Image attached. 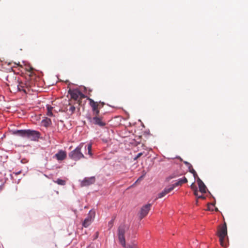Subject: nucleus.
Returning a JSON list of instances; mask_svg holds the SVG:
<instances>
[{
	"label": "nucleus",
	"instance_id": "nucleus-12",
	"mask_svg": "<svg viewBox=\"0 0 248 248\" xmlns=\"http://www.w3.org/2000/svg\"><path fill=\"white\" fill-rule=\"evenodd\" d=\"M197 183L199 188V191L202 193H205L206 192V186L203 182L199 178H198Z\"/></svg>",
	"mask_w": 248,
	"mask_h": 248
},
{
	"label": "nucleus",
	"instance_id": "nucleus-1",
	"mask_svg": "<svg viewBox=\"0 0 248 248\" xmlns=\"http://www.w3.org/2000/svg\"><path fill=\"white\" fill-rule=\"evenodd\" d=\"M6 80L8 82V85L10 86L11 89L15 92L23 91L26 93V88H28L30 85L27 83H24L19 81L13 73L8 74L6 77Z\"/></svg>",
	"mask_w": 248,
	"mask_h": 248
},
{
	"label": "nucleus",
	"instance_id": "nucleus-29",
	"mask_svg": "<svg viewBox=\"0 0 248 248\" xmlns=\"http://www.w3.org/2000/svg\"><path fill=\"white\" fill-rule=\"evenodd\" d=\"M143 176H141L136 181V183H137L138 181H141L143 179Z\"/></svg>",
	"mask_w": 248,
	"mask_h": 248
},
{
	"label": "nucleus",
	"instance_id": "nucleus-13",
	"mask_svg": "<svg viewBox=\"0 0 248 248\" xmlns=\"http://www.w3.org/2000/svg\"><path fill=\"white\" fill-rule=\"evenodd\" d=\"M57 159L58 160H63L66 157V153L65 151L61 150L55 155Z\"/></svg>",
	"mask_w": 248,
	"mask_h": 248
},
{
	"label": "nucleus",
	"instance_id": "nucleus-8",
	"mask_svg": "<svg viewBox=\"0 0 248 248\" xmlns=\"http://www.w3.org/2000/svg\"><path fill=\"white\" fill-rule=\"evenodd\" d=\"M152 206L151 203L147 204L144 206H143L140 209V219L144 218L146 217L148 214L149 211L151 209V207Z\"/></svg>",
	"mask_w": 248,
	"mask_h": 248
},
{
	"label": "nucleus",
	"instance_id": "nucleus-15",
	"mask_svg": "<svg viewBox=\"0 0 248 248\" xmlns=\"http://www.w3.org/2000/svg\"><path fill=\"white\" fill-rule=\"evenodd\" d=\"M173 190V187L170 186L168 187L165 188L164 190L158 194V198H161L165 196L167 194L169 193Z\"/></svg>",
	"mask_w": 248,
	"mask_h": 248
},
{
	"label": "nucleus",
	"instance_id": "nucleus-6",
	"mask_svg": "<svg viewBox=\"0 0 248 248\" xmlns=\"http://www.w3.org/2000/svg\"><path fill=\"white\" fill-rule=\"evenodd\" d=\"M68 94L70 95L72 99L78 101L79 105L81 104L80 100L85 97V95L78 90H69L68 91Z\"/></svg>",
	"mask_w": 248,
	"mask_h": 248
},
{
	"label": "nucleus",
	"instance_id": "nucleus-22",
	"mask_svg": "<svg viewBox=\"0 0 248 248\" xmlns=\"http://www.w3.org/2000/svg\"><path fill=\"white\" fill-rule=\"evenodd\" d=\"M25 69H26V71H29V72L31 73L30 75L32 73V71L33 70V68L32 67H31V66H30V65L27 66L26 67Z\"/></svg>",
	"mask_w": 248,
	"mask_h": 248
},
{
	"label": "nucleus",
	"instance_id": "nucleus-30",
	"mask_svg": "<svg viewBox=\"0 0 248 248\" xmlns=\"http://www.w3.org/2000/svg\"><path fill=\"white\" fill-rule=\"evenodd\" d=\"M197 198L198 199H205V197L202 196V195H201V196H197Z\"/></svg>",
	"mask_w": 248,
	"mask_h": 248
},
{
	"label": "nucleus",
	"instance_id": "nucleus-25",
	"mask_svg": "<svg viewBox=\"0 0 248 248\" xmlns=\"http://www.w3.org/2000/svg\"><path fill=\"white\" fill-rule=\"evenodd\" d=\"M214 206V204H208V209L209 210H213V207Z\"/></svg>",
	"mask_w": 248,
	"mask_h": 248
},
{
	"label": "nucleus",
	"instance_id": "nucleus-3",
	"mask_svg": "<svg viewBox=\"0 0 248 248\" xmlns=\"http://www.w3.org/2000/svg\"><path fill=\"white\" fill-rule=\"evenodd\" d=\"M83 145L84 143H80L75 150L69 153V157L75 161H78L81 158H85L84 155L81 152Z\"/></svg>",
	"mask_w": 248,
	"mask_h": 248
},
{
	"label": "nucleus",
	"instance_id": "nucleus-10",
	"mask_svg": "<svg viewBox=\"0 0 248 248\" xmlns=\"http://www.w3.org/2000/svg\"><path fill=\"white\" fill-rule=\"evenodd\" d=\"M88 99L90 101V105L92 108V110H95L97 109H99V108L103 107L105 103L104 102H99V103L97 102H95L93 99L88 98Z\"/></svg>",
	"mask_w": 248,
	"mask_h": 248
},
{
	"label": "nucleus",
	"instance_id": "nucleus-18",
	"mask_svg": "<svg viewBox=\"0 0 248 248\" xmlns=\"http://www.w3.org/2000/svg\"><path fill=\"white\" fill-rule=\"evenodd\" d=\"M54 182L55 183H57V184L61 186H64L66 183L65 181L60 179H58L57 180L54 181Z\"/></svg>",
	"mask_w": 248,
	"mask_h": 248
},
{
	"label": "nucleus",
	"instance_id": "nucleus-33",
	"mask_svg": "<svg viewBox=\"0 0 248 248\" xmlns=\"http://www.w3.org/2000/svg\"><path fill=\"white\" fill-rule=\"evenodd\" d=\"M187 167H188V169H189V170H191V169H192V168H192V165H191V167H189V166H187Z\"/></svg>",
	"mask_w": 248,
	"mask_h": 248
},
{
	"label": "nucleus",
	"instance_id": "nucleus-9",
	"mask_svg": "<svg viewBox=\"0 0 248 248\" xmlns=\"http://www.w3.org/2000/svg\"><path fill=\"white\" fill-rule=\"evenodd\" d=\"M94 213L90 211L87 218L84 220L82 225L84 227H88L92 223L94 217Z\"/></svg>",
	"mask_w": 248,
	"mask_h": 248
},
{
	"label": "nucleus",
	"instance_id": "nucleus-23",
	"mask_svg": "<svg viewBox=\"0 0 248 248\" xmlns=\"http://www.w3.org/2000/svg\"><path fill=\"white\" fill-rule=\"evenodd\" d=\"M189 172H190L191 173H192L193 174V176L195 177V178H196V177L199 178L198 177V175L197 174V173H196V171L193 168H192L191 170H189Z\"/></svg>",
	"mask_w": 248,
	"mask_h": 248
},
{
	"label": "nucleus",
	"instance_id": "nucleus-7",
	"mask_svg": "<svg viewBox=\"0 0 248 248\" xmlns=\"http://www.w3.org/2000/svg\"><path fill=\"white\" fill-rule=\"evenodd\" d=\"M88 119L92 124L97 125L100 127H104L106 124V122L101 116H93V118L89 117H88Z\"/></svg>",
	"mask_w": 248,
	"mask_h": 248
},
{
	"label": "nucleus",
	"instance_id": "nucleus-19",
	"mask_svg": "<svg viewBox=\"0 0 248 248\" xmlns=\"http://www.w3.org/2000/svg\"><path fill=\"white\" fill-rule=\"evenodd\" d=\"M92 144H88L87 145L88 153L91 156H92L93 155V154L92 152Z\"/></svg>",
	"mask_w": 248,
	"mask_h": 248
},
{
	"label": "nucleus",
	"instance_id": "nucleus-14",
	"mask_svg": "<svg viewBox=\"0 0 248 248\" xmlns=\"http://www.w3.org/2000/svg\"><path fill=\"white\" fill-rule=\"evenodd\" d=\"M187 182V179L184 177L183 178L179 179L177 182H176L174 184L170 186L171 187H173V189L175 187L181 186L182 184L184 183H186Z\"/></svg>",
	"mask_w": 248,
	"mask_h": 248
},
{
	"label": "nucleus",
	"instance_id": "nucleus-26",
	"mask_svg": "<svg viewBox=\"0 0 248 248\" xmlns=\"http://www.w3.org/2000/svg\"><path fill=\"white\" fill-rule=\"evenodd\" d=\"M124 248H137V246L135 244H133V245H128L126 247L125 246Z\"/></svg>",
	"mask_w": 248,
	"mask_h": 248
},
{
	"label": "nucleus",
	"instance_id": "nucleus-21",
	"mask_svg": "<svg viewBox=\"0 0 248 248\" xmlns=\"http://www.w3.org/2000/svg\"><path fill=\"white\" fill-rule=\"evenodd\" d=\"M92 110H93V116H99L100 111H99V109Z\"/></svg>",
	"mask_w": 248,
	"mask_h": 248
},
{
	"label": "nucleus",
	"instance_id": "nucleus-34",
	"mask_svg": "<svg viewBox=\"0 0 248 248\" xmlns=\"http://www.w3.org/2000/svg\"><path fill=\"white\" fill-rule=\"evenodd\" d=\"M217 210H218L217 208H216V211H217Z\"/></svg>",
	"mask_w": 248,
	"mask_h": 248
},
{
	"label": "nucleus",
	"instance_id": "nucleus-11",
	"mask_svg": "<svg viewBox=\"0 0 248 248\" xmlns=\"http://www.w3.org/2000/svg\"><path fill=\"white\" fill-rule=\"evenodd\" d=\"M95 181V178L94 177L85 178L81 182V186H88L91 184L94 183Z\"/></svg>",
	"mask_w": 248,
	"mask_h": 248
},
{
	"label": "nucleus",
	"instance_id": "nucleus-17",
	"mask_svg": "<svg viewBox=\"0 0 248 248\" xmlns=\"http://www.w3.org/2000/svg\"><path fill=\"white\" fill-rule=\"evenodd\" d=\"M52 109H53V107H52L51 106H50L49 105H48L47 106V115H48V116H50V117H52L53 116V113L52 112Z\"/></svg>",
	"mask_w": 248,
	"mask_h": 248
},
{
	"label": "nucleus",
	"instance_id": "nucleus-27",
	"mask_svg": "<svg viewBox=\"0 0 248 248\" xmlns=\"http://www.w3.org/2000/svg\"><path fill=\"white\" fill-rule=\"evenodd\" d=\"M142 155H143V154L142 153H139L137 155V156L135 157V160H136V159H138V158H139Z\"/></svg>",
	"mask_w": 248,
	"mask_h": 248
},
{
	"label": "nucleus",
	"instance_id": "nucleus-5",
	"mask_svg": "<svg viewBox=\"0 0 248 248\" xmlns=\"http://www.w3.org/2000/svg\"><path fill=\"white\" fill-rule=\"evenodd\" d=\"M227 234V225L224 222L223 225L218 229L217 235L219 238L220 244L221 246L225 247L227 246V242L225 238Z\"/></svg>",
	"mask_w": 248,
	"mask_h": 248
},
{
	"label": "nucleus",
	"instance_id": "nucleus-4",
	"mask_svg": "<svg viewBox=\"0 0 248 248\" xmlns=\"http://www.w3.org/2000/svg\"><path fill=\"white\" fill-rule=\"evenodd\" d=\"M129 229V226L124 224H121L118 229V236L120 243L124 247H125V240L124 234Z\"/></svg>",
	"mask_w": 248,
	"mask_h": 248
},
{
	"label": "nucleus",
	"instance_id": "nucleus-20",
	"mask_svg": "<svg viewBox=\"0 0 248 248\" xmlns=\"http://www.w3.org/2000/svg\"><path fill=\"white\" fill-rule=\"evenodd\" d=\"M114 218L112 219L108 223V229H111L113 226V222H114Z\"/></svg>",
	"mask_w": 248,
	"mask_h": 248
},
{
	"label": "nucleus",
	"instance_id": "nucleus-16",
	"mask_svg": "<svg viewBox=\"0 0 248 248\" xmlns=\"http://www.w3.org/2000/svg\"><path fill=\"white\" fill-rule=\"evenodd\" d=\"M190 187L193 190V191L194 192V195H195L196 196H197L198 193V189H197L196 186L195 185V184L194 183H193L191 184V185L190 186Z\"/></svg>",
	"mask_w": 248,
	"mask_h": 248
},
{
	"label": "nucleus",
	"instance_id": "nucleus-28",
	"mask_svg": "<svg viewBox=\"0 0 248 248\" xmlns=\"http://www.w3.org/2000/svg\"><path fill=\"white\" fill-rule=\"evenodd\" d=\"M184 164H186L187 166H189V167H191V165L187 161H184Z\"/></svg>",
	"mask_w": 248,
	"mask_h": 248
},
{
	"label": "nucleus",
	"instance_id": "nucleus-31",
	"mask_svg": "<svg viewBox=\"0 0 248 248\" xmlns=\"http://www.w3.org/2000/svg\"><path fill=\"white\" fill-rule=\"evenodd\" d=\"M16 175H17L21 173V170L14 172Z\"/></svg>",
	"mask_w": 248,
	"mask_h": 248
},
{
	"label": "nucleus",
	"instance_id": "nucleus-24",
	"mask_svg": "<svg viewBox=\"0 0 248 248\" xmlns=\"http://www.w3.org/2000/svg\"><path fill=\"white\" fill-rule=\"evenodd\" d=\"M75 109H76V108L73 106H71L70 108H69V111H71L72 114L73 113L75 112Z\"/></svg>",
	"mask_w": 248,
	"mask_h": 248
},
{
	"label": "nucleus",
	"instance_id": "nucleus-2",
	"mask_svg": "<svg viewBox=\"0 0 248 248\" xmlns=\"http://www.w3.org/2000/svg\"><path fill=\"white\" fill-rule=\"evenodd\" d=\"M14 134L34 141L37 140L40 136L39 132L31 129L17 130L14 131Z\"/></svg>",
	"mask_w": 248,
	"mask_h": 248
},
{
	"label": "nucleus",
	"instance_id": "nucleus-32",
	"mask_svg": "<svg viewBox=\"0 0 248 248\" xmlns=\"http://www.w3.org/2000/svg\"><path fill=\"white\" fill-rule=\"evenodd\" d=\"M2 189H3V186H0V192L1 191Z\"/></svg>",
	"mask_w": 248,
	"mask_h": 248
}]
</instances>
